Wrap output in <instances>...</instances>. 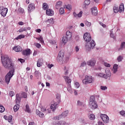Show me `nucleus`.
<instances>
[{
  "instance_id": "e2e57ef3",
  "label": "nucleus",
  "mask_w": 125,
  "mask_h": 125,
  "mask_svg": "<svg viewBox=\"0 0 125 125\" xmlns=\"http://www.w3.org/2000/svg\"><path fill=\"white\" fill-rule=\"evenodd\" d=\"M86 65V62H83L81 63L82 67H83Z\"/></svg>"
},
{
  "instance_id": "09e8293b",
  "label": "nucleus",
  "mask_w": 125,
  "mask_h": 125,
  "mask_svg": "<svg viewBox=\"0 0 125 125\" xmlns=\"http://www.w3.org/2000/svg\"><path fill=\"white\" fill-rule=\"evenodd\" d=\"M9 96H11V97H12L14 96V92L11 91L9 93Z\"/></svg>"
},
{
  "instance_id": "774afa93",
  "label": "nucleus",
  "mask_w": 125,
  "mask_h": 125,
  "mask_svg": "<svg viewBox=\"0 0 125 125\" xmlns=\"http://www.w3.org/2000/svg\"><path fill=\"white\" fill-rule=\"evenodd\" d=\"M36 32H37V33H41V32H42V30L41 29H37L36 30Z\"/></svg>"
},
{
  "instance_id": "6e6d98bb",
  "label": "nucleus",
  "mask_w": 125,
  "mask_h": 125,
  "mask_svg": "<svg viewBox=\"0 0 125 125\" xmlns=\"http://www.w3.org/2000/svg\"><path fill=\"white\" fill-rule=\"evenodd\" d=\"M40 74H41V73H40V72L38 71L35 72V77H39V75Z\"/></svg>"
},
{
  "instance_id": "ddd939ff",
  "label": "nucleus",
  "mask_w": 125,
  "mask_h": 125,
  "mask_svg": "<svg viewBox=\"0 0 125 125\" xmlns=\"http://www.w3.org/2000/svg\"><path fill=\"white\" fill-rule=\"evenodd\" d=\"M30 30H31V27H22L19 30V33H22L24 31H30Z\"/></svg>"
},
{
  "instance_id": "412c9836",
  "label": "nucleus",
  "mask_w": 125,
  "mask_h": 125,
  "mask_svg": "<svg viewBox=\"0 0 125 125\" xmlns=\"http://www.w3.org/2000/svg\"><path fill=\"white\" fill-rule=\"evenodd\" d=\"M90 4V0H86L84 1V4H83V8H86V6L87 5H89Z\"/></svg>"
},
{
  "instance_id": "e433bc0d",
  "label": "nucleus",
  "mask_w": 125,
  "mask_h": 125,
  "mask_svg": "<svg viewBox=\"0 0 125 125\" xmlns=\"http://www.w3.org/2000/svg\"><path fill=\"white\" fill-rule=\"evenodd\" d=\"M113 11L114 13H118V12H119V11H120L119 10V7H117V6H114L113 7Z\"/></svg>"
},
{
  "instance_id": "c85d7f7f",
  "label": "nucleus",
  "mask_w": 125,
  "mask_h": 125,
  "mask_svg": "<svg viewBox=\"0 0 125 125\" xmlns=\"http://www.w3.org/2000/svg\"><path fill=\"white\" fill-rule=\"evenodd\" d=\"M125 10V7H124V4H122L119 7V12L121 13Z\"/></svg>"
},
{
  "instance_id": "f3484780",
  "label": "nucleus",
  "mask_w": 125,
  "mask_h": 125,
  "mask_svg": "<svg viewBox=\"0 0 125 125\" xmlns=\"http://www.w3.org/2000/svg\"><path fill=\"white\" fill-rule=\"evenodd\" d=\"M63 57H58L57 58V61L59 63H60V64H65V63H66V62L63 60Z\"/></svg>"
},
{
  "instance_id": "bf43d9fd",
  "label": "nucleus",
  "mask_w": 125,
  "mask_h": 125,
  "mask_svg": "<svg viewBox=\"0 0 125 125\" xmlns=\"http://www.w3.org/2000/svg\"><path fill=\"white\" fill-rule=\"evenodd\" d=\"M22 95L23 98H27V94L25 92L22 93Z\"/></svg>"
},
{
  "instance_id": "b1692460",
  "label": "nucleus",
  "mask_w": 125,
  "mask_h": 125,
  "mask_svg": "<svg viewBox=\"0 0 125 125\" xmlns=\"http://www.w3.org/2000/svg\"><path fill=\"white\" fill-rule=\"evenodd\" d=\"M20 97H19V94H17L16 96V103L19 104L20 103Z\"/></svg>"
},
{
  "instance_id": "a18cd8bd",
  "label": "nucleus",
  "mask_w": 125,
  "mask_h": 125,
  "mask_svg": "<svg viewBox=\"0 0 125 125\" xmlns=\"http://www.w3.org/2000/svg\"><path fill=\"white\" fill-rule=\"evenodd\" d=\"M123 59H124V58L122 56H119L117 58V61H118V62H121L122 60H123Z\"/></svg>"
},
{
  "instance_id": "2eb2a0df",
  "label": "nucleus",
  "mask_w": 125,
  "mask_h": 125,
  "mask_svg": "<svg viewBox=\"0 0 125 125\" xmlns=\"http://www.w3.org/2000/svg\"><path fill=\"white\" fill-rule=\"evenodd\" d=\"M13 50H15L16 52H20V51H22V47L20 46H16L13 48Z\"/></svg>"
},
{
  "instance_id": "2f4dec72",
  "label": "nucleus",
  "mask_w": 125,
  "mask_h": 125,
  "mask_svg": "<svg viewBox=\"0 0 125 125\" xmlns=\"http://www.w3.org/2000/svg\"><path fill=\"white\" fill-rule=\"evenodd\" d=\"M57 101L58 103H60V98L61 97V96L60 95V94H57L56 95Z\"/></svg>"
},
{
  "instance_id": "69168bd1",
  "label": "nucleus",
  "mask_w": 125,
  "mask_h": 125,
  "mask_svg": "<svg viewBox=\"0 0 125 125\" xmlns=\"http://www.w3.org/2000/svg\"><path fill=\"white\" fill-rule=\"evenodd\" d=\"M110 37L111 38H112L113 39H115V35L113 34V33H110Z\"/></svg>"
},
{
  "instance_id": "423d86ee",
  "label": "nucleus",
  "mask_w": 125,
  "mask_h": 125,
  "mask_svg": "<svg viewBox=\"0 0 125 125\" xmlns=\"http://www.w3.org/2000/svg\"><path fill=\"white\" fill-rule=\"evenodd\" d=\"M7 11L8 9L7 8H5L3 6H0V14L3 17H5L6 14H7Z\"/></svg>"
},
{
  "instance_id": "3c124183",
  "label": "nucleus",
  "mask_w": 125,
  "mask_h": 125,
  "mask_svg": "<svg viewBox=\"0 0 125 125\" xmlns=\"http://www.w3.org/2000/svg\"><path fill=\"white\" fill-rule=\"evenodd\" d=\"M99 24L101 25V26H102L103 28H106V24L103 23V22L100 21Z\"/></svg>"
},
{
  "instance_id": "aec40b11",
  "label": "nucleus",
  "mask_w": 125,
  "mask_h": 125,
  "mask_svg": "<svg viewBox=\"0 0 125 125\" xmlns=\"http://www.w3.org/2000/svg\"><path fill=\"white\" fill-rule=\"evenodd\" d=\"M35 9V4L34 3H30L28 6V11L30 12L32 10Z\"/></svg>"
},
{
  "instance_id": "5701e85b",
  "label": "nucleus",
  "mask_w": 125,
  "mask_h": 125,
  "mask_svg": "<svg viewBox=\"0 0 125 125\" xmlns=\"http://www.w3.org/2000/svg\"><path fill=\"white\" fill-rule=\"evenodd\" d=\"M36 114L38 115V116H39L41 118H43L44 114L43 113H42L41 111H40L38 109H36Z\"/></svg>"
},
{
  "instance_id": "c9c22d12",
  "label": "nucleus",
  "mask_w": 125,
  "mask_h": 125,
  "mask_svg": "<svg viewBox=\"0 0 125 125\" xmlns=\"http://www.w3.org/2000/svg\"><path fill=\"white\" fill-rule=\"evenodd\" d=\"M64 52L63 51H60L58 54V57H64Z\"/></svg>"
},
{
  "instance_id": "c03bdc74",
  "label": "nucleus",
  "mask_w": 125,
  "mask_h": 125,
  "mask_svg": "<svg viewBox=\"0 0 125 125\" xmlns=\"http://www.w3.org/2000/svg\"><path fill=\"white\" fill-rule=\"evenodd\" d=\"M85 24L86 26H87V27H90V26H91V22H89L87 21H85Z\"/></svg>"
},
{
  "instance_id": "6ab92c4d",
  "label": "nucleus",
  "mask_w": 125,
  "mask_h": 125,
  "mask_svg": "<svg viewBox=\"0 0 125 125\" xmlns=\"http://www.w3.org/2000/svg\"><path fill=\"white\" fill-rule=\"evenodd\" d=\"M83 15V11H81L79 13L76 14V12H73V15L74 17H76V18H80L82 17V15Z\"/></svg>"
},
{
  "instance_id": "4468645a",
  "label": "nucleus",
  "mask_w": 125,
  "mask_h": 125,
  "mask_svg": "<svg viewBox=\"0 0 125 125\" xmlns=\"http://www.w3.org/2000/svg\"><path fill=\"white\" fill-rule=\"evenodd\" d=\"M58 103L57 102H55L54 104H52L51 105V109L52 111H55L56 108H57V105H58Z\"/></svg>"
},
{
  "instance_id": "338daca9",
  "label": "nucleus",
  "mask_w": 125,
  "mask_h": 125,
  "mask_svg": "<svg viewBox=\"0 0 125 125\" xmlns=\"http://www.w3.org/2000/svg\"><path fill=\"white\" fill-rule=\"evenodd\" d=\"M98 125H104V123H103L102 122L99 121Z\"/></svg>"
},
{
  "instance_id": "9b49d317",
  "label": "nucleus",
  "mask_w": 125,
  "mask_h": 125,
  "mask_svg": "<svg viewBox=\"0 0 125 125\" xmlns=\"http://www.w3.org/2000/svg\"><path fill=\"white\" fill-rule=\"evenodd\" d=\"M72 33L71 32H70V31H67L66 33L65 37L66 38H67V40L71 41L72 39Z\"/></svg>"
},
{
  "instance_id": "864d4df0",
  "label": "nucleus",
  "mask_w": 125,
  "mask_h": 125,
  "mask_svg": "<svg viewBox=\"0 0 125 125\" xmlns=\"http://www.w3.org/2000/svg\"><path fill=\"white\" fill-rule=\"evenodd\" d=\"M75 86L77 87V88H79L80 87V83L78 82H76L75 83Z\"/></svg>"
},
{
  "instance_id": "20e7f679",
  "label": "nucleus",
  "mask_w": 125,
  "mask_h": 125,
  "mask_svg": "<svg viewBox=\"0 0 125 125\" xmlns=\"http://www.w3.org/2000/svg\"><path fill=\"white\" fill-rule=\"evenodd\" d=\"M105 73L106 75L100 73L97 74V76H98V77H100V78H104V79H108V77H110L111 74V72H110V70L108 69L105 70Z\"/></svg>"
},
{
  "instance_id": "680f3d73",
  "label": "nucleus",
  "mask_w": 125,
  "mask_h": 125,
  "mask_svg": "<svg viewBox=\"0 0 125 125\" xmlns=\"http://www.w3.org/2000/svg\"><path fill=\"white\" fill-rule=\"evenodd\" d=\"M77 105H78V106H82V105H83V103L80 101H78L77 102Z\"/></svg>"
},
{
  "instance_id": "a211bd4d",
  "label": "nucleus",
  "mask_w": 125,
  "mask_h": 125,
  "mask_svg": "<svg viewBox=\"0 0 125 125\" xmlns=\"http://www.w3.org/2000/svg\"><path fill=\"white\" fill-rule=\"evenodd\" d=\"M42 64H43V60L42 59H39L37 63V67L42 66Z\"/></svg>"
},
{
  "instance_id": "7c9ffc66",
  "label": "nucleus",
  "mask_w": 125,
  "mask_h": 125,
  "mask_svg": "<svg viewBox=\"0 0 125 125\" xmlns=\"http://www.w3.org/2000/svg\"><path fill=\"white\" fill-rule=\"evenodd\" d=\"M123 48H125V42L121 43L120 47L118 49V50H123Z\"/></svg>"
},
{
  "instance_id": "0eeeda50",
  "label": "nucleus",
  "mask_w": 125,
  "mask_h": 125,
  "mask_svg": "<svg viewBox=\"0 0 125 125\" xmlns=\"http://www.w3.org/2000/svg\"><path fill=\"white\" fill-rule=\"evenodd\" d=\"M101 118L104 123H108L109 122V117L106 114L101 115Z\"/></svg>"
},
{
  "instance_id": "393cba45",
  "label": "nucleus",
  "mask_w": 125,
  "mask_h": 125,
  "mask_svg": "<svg viewBox=\"0 0 125 125\" xmlns=\"http://www.w3.org/2000/svg\"><path fill=\"white\" fill-rule=\"evenodd\" d=\"M113 73L114 74H116V73H117V71H118V65L117 64H114L113 65Z\"/></svg>"
},
{
  "instance_id": "7ed1b4c3",
  "label": "nucleus",
  "mask_w": 125,
  "mask_h": 125,
  "mask_svg": "<svg viewBox=\"0 0 125 125\" xmlns=\"http://www.w3.org/2000/svg\"><path fill=\"white\" fill-rule=\"evenodd\" d=\"M89 104L91 109H96L98 107L97 103L95 101V97L94 96H91L90 98Z\"/></svg>"
},
{
  "instance_id": "4d7b16f0",
  "label": "nucleus",
  "mask_w": 125,
  "mask_h": 125,
  "mask_svg": "<svg viewBox=\"0 0 125 125\" xmlns=\"http://www.w3.org/2000/svg\"><path fill=\"white\" fill-rule=\"evenodd\" d=\"M104 65L105 67H111V65L107 62H104Z\"/></svg>"
},
{
  "instance_id": "8fccbe9b",
  "label": "nucleus",
  "mask_w": 125,
  "mask_h": 125,
  "mask_svg": "<svg viewBox=\"0 0 125 125\" xmlns=\"http://www.w3.org/2000/svg\"><path fill=\"white\" fill-rule=\"evenodd\" d=\"M100 88L102 90H106L107 89V86H101Z\"/></svg>"
},
{
  "instance_id": "0e129e2a",
  "label": "nucleus",
  "mask_w": 125,
  "mask_h": 125,
  "mask_svg": "<svg viewBox=\"0 0 125 125\" xmlns=\"http://www.w3.org/2000/svg\"><path fill=\"white\" fill-rule=\"evenodd\" d=\"M80 50V49L79 48V47L78 46L75 47V51L76 52H78Z\"/></svg>"
},
{
  "instance_id": "a878e982",
  "label": "nucleus",
  "mask_w": 125,
  "mask_h": 125,
  "mask_svg": "<svg viewBox=\"0 0 125 125\" xmlns=\"http://www.w3.org/2000/svg\"><path fill=\"white\" fill-rule=\"evenodd\" d=\"M20 107V105H19V104H17L14 106V112H17L18 111V110H19Z\"/></svg>"
},
{
  "instance_id": "c756f323",
  "label": "nucleus",
  "mask_w": 125,
  "mask_h": 125,
  "mask_svg": "<svg viewBox=\"0 0 125 125\" xmlns=\"http://www.w3.org/2000/svg\"><path fill=\"white\" fill-rule=\"evenodd\" d=\"M68 114H69V111L68 110H66L62 113V116L63 118H65V117H67V116H68Z\"/></svg>"
},
{
  "instance_id": "49530a36",
  "label": "nucleus",
  "mask_w": 125,
  "mask_h": 125,
  "mask_svg": "<svg viewBox=\"0 0 125 125\" xmlns=\"http://www.w3.org/2000/svg\"><path fill=\"white\" fill-rule=\"evenodd\" d=\"M89 119L91 120H94V119H95V115H94V114H91L90 115Z\"/></svg>"
},
{
  "instance_id": "4be33fe9",
  "label": "nucleus",
  "mask_w": 125,
  "mask_h": 125,
  "mask_svg": "<svg viewBox=\"0 0 125 125\" xmlns=\"http://www.w3.org/2000/svg\"><path fill=\"white\" fill-rule=\"evenodd\" d=\"M46 14L47 15L52 16V15L53 14V11L50 9H47L46 11Z\"/></svg>"
},
{
  "instance_id": "f257e3e1",
  "label": "nucleus",
  "mask_w": 125,
  "mask_h": 125,
  "mask_svg": "<svg viewBox=\"0 0 125 125\" xmlns=\"http://www.w3.org/2000/svg\"><path fill=\"white\" fill-rule=\"evenodd\" d=\"M1 60L3 66L5 69L10 70L5 77V80L7 84L9 83L10 80L14 75V71L15 69V64L12 62L11 59L7 55H5L1 57Z\"/></svg>"
},
{
  "instance_id": "37998d69",
  "label": "nucleus",
  "mask_w": 125,
  "mask_h": 125,
  "mask_svg": "<svg viewBox=\"0 0 125 125\" xmlns=\"http://www.w3.org/2000/svg\"><path fill=\"white\" fill-rule=\"evenodd\" d=\"M5 108L2 105H0V113H3V111H5Z\"/></svg>"
},
{
  "instance_id": "13d9d810",
  "label": "nucleus",
  "mask_w": 125,
  "mask_h": 125,
  "mask_svg": "<svg viewBox=\"0 0 125 125\" xmlns=\"http://www.w3.org/2000/svg\"><path fill=\"white\" fill-rule=\"evenodd\" d=\"M64 71H65L64 75H65V76L68 75V73L69 72H68V69L66 70V66L64 67Z\"/></svg>"
},
{
  "instance_id": "9d476101",
  "label": "nucleus",
  "mask_w": 125,
  "mask_h": 125,
  "mask_svg": "<svg viewBox=\"0 0 125 125\" xmlns=\"http://www.w3.org/2000/svg\"><path fill=\"white\" fill-rule=\"evenodd\" d=\"M64 78L66 83H67V85H68L69 87H71V83L72 80H71L69 77L64 76Z\"/></svg>"
},
{
  "instance_id": "5fc2aeb1",
  "label": "nucleus",
  "mask_w": 125,
  "mask_h": 125,
  "mask_svg": "<svg viewBox=\"0 0 125 125\" xmlns=\"http://www.w3.org/2000/svg\"><path fill=\"white\" fill-rule=\"evenodd\" d=\"M120 114L121 116H123V117H125V111L124 110L120 111Z\"/></svg>"
},
{
  "instance_id": "cd10ccee",
  "label": "nucleus",
  "mask_w": 125,
  "mask_h": 125,
  "mask_svg": "<svg viewBox=\"0 0 125 125\" xmlns=\"http://www.w3.org/2000/svg\"><path fill=\"white\" fill-rule=\"evenodd\" d=\"M68 41H70V40H68V38H66V37H62V42L64 44L67 43V42H68Z\"/></svg>"
},
{
  "instance_id": "58836bf2",
  "label": "nucleus",
  "mask_w": 125,
  "mask_h": 125,
  "mask_svg": "<svg viewBox=\"0 0 125 125\" xmlns=\"http://www.w3.org/2000/svg\"><path fill=\"white\" fill-rule=\"evenodd\" d=\"M24 38H25V35H20L17 38H16V40H21V39H24Z\"/></svg>"
},
{
  "instance_id": "f03ea898",
  "label": "nucleus",
  "mask_w": 125,
  "mask_h": 125,
  "mask_svg": "<svg viewBox=\"0 0 125 125\" xmlns=\"http://www.w3.org/2000/svg\"><path fill=\"white\" fill-rule=\"evenodd\" d=\"M83 38L86 43L85 44V47L86 50L89 51L91 49H93L95 46V42L91 40V35L90 34L86 32L83 35Z\"/></svg>"
},
{
  "instance_id": "a19ab883",
  "label": "nucleus",
  "mask_w": 125,
  "mask_h": 125,
  "mask_svg": "<svg viewBox=\"0 0 125 125\" xmlns=\"http://www.w3.org/2000/svg\"><path fill=\"white\" fill-rule=\"evenodd\" d=\"M65 12V10H64V8H60L59 9V13L60 14H63Z\"/></svg>"
},
{
  "instance_id": "72a5a7b5",
  "label": "nucleus",
  "mask_w": 125,
  "mask_h": 125,
  "mask_svg": "<svg viewBox=\"0 0 125 125\" xmlns=\"http://www.w3.org/2000/svg\"><path fill=\"white\" fill-rule=\"evenodd\" d=\"M62 118H63V116H62V115H60L59 116H57L56 117H55L53 118L54 120H61L62 119Z\"/></svg>"
},
{
  "instance_id": "39448f33",
  "label": "nucleus",
  "mask_w": 125,
  "mask_h": 125,
  "mask_svg": "<svg viewBox=\"0 0 125 125\" xmlns=\"http://www.w3.org/2000/svg\"><path fill=\"white\" fill-rule=\"evenodd\" d=\"M94 82V79L91 76H86L85 79L83 81V83L86 84V83H91Z\"/></svg>"
},
{
  "instance_id": "473e14b6",
  "label": "nucleus",
  "mask_w": 125,
  "mask_h": 125,
  "mask_svg": "<svg viewBox=\"0 0 125 125\" xmlns=\"http://www.w3.org/2000/svg\"><path fill=\"white\" fill-rule=\"evenodd\" d=\"M36 40H38V41H40L41 43L42 44H43L44 43V41H43V39H42V37H40L39 38H36Z\"/></svg>"
},
{
  "instance_id": "1a4fd4ad",
  "label": "nucleus",
  "mask_w": 125,
  "mask_h": 125,
  "mask_svg": "<svg viewBox=\"0 0 125 125\" xmlns=\"http://www.w3.org/2000/svg\"><path fill=\"white\" fill-rule=\"evenodd\" d=\"M22 55H24L25 56H29V55H30L32 52H31V49L27 48L25 50H22Z\"/></svg>"
},
{
  "instance_id": "4c0bfd02",
  "label": "nucleus",
  "mask_w": 125,
  "mask_h": 125,
  "mask_svg": "<svg viewBox=\"0 0 125 125\" xmlns=\"http://www.w3.org/2000/svg\"><path fill=\"white\" fill-rule=\"evenodd\" d=\"M47 7H48L47 4H46V3H43L42 4L43 9H44V10H46V9H47Z\"/></svg>"
},
{
  "instance_id": "dca6fc26",
  "label": "nucleus",
  "mask_w": 125,
  "mask_h": 125,
  "mask_svg": "<svg viewBox=\"0 0 125 125\" xmlns=\"http://www.w3.org/2000/svg\"><path fill=\"white\" fill-rule=\"evenodd\" d=\"M62 4L63 3L61 1H58V2H57L55 7L56 9H59L60 7H61Z\"/></svg>"
},
{
  "instance_id": "f704fd0d",
  "label": "nucleus",
  "mask_w": 125,
  "mask_h": 125,
  "mask_svg": "<svg viewBox=\"0 0 125 125\" xmlns=\"http://www.w3.org/2000/svg\"><path fill=\"white\" fill-rule=\"evenodd\" d=\"M46 23H48V24H53L54 23V21H53V19L51 18L50 19H48L46 21Z\"/></svg>"
},
{
  "instance_id": "bb28decb",
  "label": "nucleus",
  "mask_w": 125,
  "mask_h": 125,
  "mask_svg": "<svg viewBox=\"0 0 125 125\" xmlns=\"http://www.w3.org/2000/svg\"><path fill=\"white\" fill-rule=\"evenodd\" d=\"M66 125V122L65 121H59L56 123L55 125Z\"/></svg>"
},
{
  "instance_id": "79ce46f5",
  "label": "nucleus",
  "mask_w": 125,
  "mask_h": 125,
  "mask_svg": "<svg viewBox=\"0 0 125 125\" xmlns=\"http://www.w3.org/2000/svg\"><path fill=\"white\" fill-rule=\"evenodd\" d=\"M7 121H8L9 123H11V122H12V115H9L8 117Z\"/></svg>"
},
{
  "instance_id": "f8f14e48",
  "label": "nucleus",
  "mask_w": 125,
  "mask_h": 125,
  "mask_svg": "<svg viewBox=\"0 0 125 125\" xmlns=\"http://www.w3.org/2000/svg\"><path fill=\"white\" fill-rule=\"evenodd\" d=\"M91 12H92V15H93L94 16H96L97 15V12H98L97 8H96V7H94L92 8Z\"/></svg>"
},
{
  "instance_id": "ea45409f",
  "label": "nucleus",
  "mask_w": 125,
  "mask_h": 125,
  "mask_svg": "<svg viewBox=\"0 0 125 125\" xmlns=\"http://www.w3.org/2000/svg\"><path fill=\"white\" fill-rule=\"evenodd\" d=\"M25 110L27 113H30L31 112V110H30V107L29 106V105L26 104L25 105Z\"/></svg>"
},
{
  "instance_id": "603ef678",
  "label": "nucleus",
  "mask_w": 125,
  "mask_h": 125,
  "mask_svg": "<svg viewBox=\"0 0 125 125\" xmlns=\"http://www.w3.org/2000/svg\"><path fill=\"white\" fill-rule=\"evenodd\" d=\"M66 8L68 9V10H71V9H72V6H71V5L68 4L66 6Z\"/></svg>"
},
{
  "instance_id": "de8ad7c7",
  "label": "nucleus",
  "mask_w": 125,
  "mask_h": 125,
  "mask_svg": "<svg viewBox=\"0 0 125 125\" xmlns=\"http://www.w3.org/2000/svg\"><path fill=\"white\" fill-rule=\"evenodd\" d=\"M35 45L36 46V47H37L38 48H41V46H42V45H41V44L39 43H35Z\"/></svg>"
},
{
  "instance_id": "6e6552de",
  "label": "nucleus",
  "mask_w": 125,
  "mask_h": 125,
  "mask_svg": "<svg viewBox=\"0 0 125 125\" xmlns=\"http://www.w3.org/2000/svg\"><path fill=\"white\" fill-rule=\"evenodd\" d=\"M96 63V61L94 59H93L87 62V65H88V66H90L91 67H93V66L95 65Z\"/></svg>"
},
{
  "instance_id": "052dcab7",
  "label": "nucleus",
  "mask_w": 125,
  "mask_h": 125,
  "mask_svg": "<svg viewBox=\"0 0 125 125\" xmlns=\"http://www.w3.org/2000/svg\"><path fill=\"white\" fill-rule=\"evenodd\" d=\"M54 65L52 64H48L47 65V67L48 68H49V69H51V68H52V67H53Z\"/></svg>"
}]
</instances>
